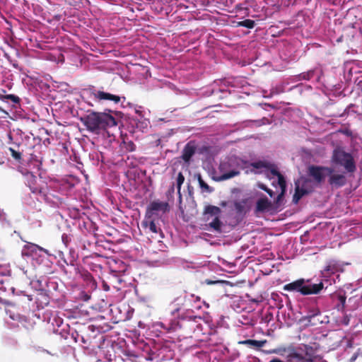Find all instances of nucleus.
Instances as JSON below:
<instances>
[{"label": "nucleus", "mask_w": 362, "mask_h": 362, "mask_svg": "<svg viewBox=\"0 0 362 362\" xmlns=\"http://www.w3.org/2000/svg\"><path fill=\"white\" fill-rule=\"evenodd\" d=\"M304 346V351H305V356L304 357H315V354L316 352V349H314L313 346L305 344Z\"/></svg>", "instance_id": "26"}, {"label": "nucleus", "mask_w": 362, "mask_h": 362, "mask_svg": "<svg viewBox=\"0 0 362 362\" xmlns=\"http://www.w3.org/2000/svg\"><path fill=\"white\" fill-rule=\"evenodd\" d=\"M355 84L362 90V73L354 79Z\"/></svg>", "instance_id": "35"}, {"label": "nucleus", "mask_w": 362, "mask_h": 362, "mask_svg": "<svg viewBox=\"0 0 362 362\" xmlns=\"http://www.w3.org/2000/svg\"><path fill=\"white\" fill-rule=\"evenodd\" d=\"M339 300L342 304V305L344 306L345 303H346V297L344 296L339 295Z\"/></svg>", "instance_id": "42"}, {"label": "nucleus", "mask_w": 362, "mask_h": 362, "mask_svg": "<svg viewBox=\"0 0 362 362\" xmlns=\"http://www.w3.org/2000/svg\"><path fill=\"white\" fill-rule=\"evenodd\" d=\"M0 100L2 101H6V100H11L13 103H20V98L12 94L8 95H1L0 94Z\"/></svg>", "instance_id": "25"}, {"label": "nucleus", "mask_w": 362, "mask_h": 362, "mask_svg": "<svg viewBox=\"0 0 362 362\" xmlns=\"http://www.w3.org/2000/svg\"><path fill=\"white\" fill-rule=\"evenodd\" d=\"M202 318L199 316H182L177 322V326L182 330L184 334L192 337V334H195L197 337L202 331Z\"/></svg>", "instance_id": "4"}, {"label": "nucleus", "mask_w": 362, "mask_h": 362, "mask_svg": "<svg viewBox=\"0 0 362 362\" xmlns=\"http://www.w3.org/2000/svg\"><path fill=\"white\" fill-rule=\"evenodd\" d=\"M277 178H278V184H279L281 189L283 192L286 191V180H285L284 175L281 174V175L277 177Z\"/></svg>", "instance_id": "34"}, {"label": "nucleus", "mask_w": 362, "mask_h": 362, "mask_svg": "<svg viewBox=\"0 0 362 362\" xmlns=\"http://www.w3.org/2000/svg\"><path fill=\"white\" fill-rule=\"evenodd\" d=\"M245 204H246V200H243L241 202H235L234 206H235V209L236 211L238 214H242L243 212H244L245 209Z\"/></svg>", "instance_id": "29"}, {"label": "nucleus", "mask_w": 362, "mask_h": 362, "mask_svg": "<svg viewBox=\"0 0 362 362\" xmlns=\"http://www.w3.org/2000/svg\"><path fill=\"white\" fill-rule=\"evenodd\" d=\"M240 26H243L247 28L252 29L255 25V22L251 19H246L238 23Z\"/></svg>", "instance_id": "31"}, {"label": "nucleus", "mask_w": 362, "mask_h": 362, "mask_svg": "<svg viewBox=\"0 0 362 362\" xmlns=\"http://www.w3.org/2000/svg\"><path fill=\"white\" fill-rule=\"evenodd\" d=\"M8 151L11 152V156L17 161H21L22 158L21 152L15 150L14 148L10 147L8 148Z\"/></svg>", "instance_id": "32"}, {"label": "nucleus", "mask_w": 362, "mask_h": 362, "mask_svg": "<svg viewBox=\"0 0 362 362\" xmlns=\"http://www.w3.org/2000/svg\"><path fill=\"white\" fill-rule=\"evenodd\" d=\"M350 318H351V316L349 315H345L342 320H341V323L345 326H347L349 325V322H350Z\"/></svg>", "instance_id": "37"}, {"label": "nucleus", "mask_w": 362, "mask_h": 362, "mask_svg": "<svg viewBox=\"0 0 362 362\" xmlns=\"http://www.w3.org/2000/svg\"><path fill=\"white\" fill-rule=\"evenodd\" d=\"M198 182L199 184L200 187L206 192H212L213 188L209 187L208 184H206L202 178V176L200 175H198Z\"/></svg>", "instance_id": "27"}, {"label": "nucleus", "mask_w": 362, "mask_h": 362, "mask_svg": "<svg viewBox=\"0 0 362 362\" xmlns=\"http://www.w3.org/2000/svg\"><path fill=\"white\" fill-rule=\"evenodd\" d=\"M236 158H227L221 161L218 170L221 175L218 177L216 181H224L240 175V171L236 170Z\"/></svg>", "instance_id": "5"}, {"label": "nucleus", "mask_w": 362, "mask_h": 362, "mask_svg": "<svg viewBox=\"0 0 362 362\" xmlns=\"http://www.w3.org/2000/svg\"><path fill=\"white\" fill-rule=\"evenodd\" d=\"M329 176L328 183L332 187H341L346 183V177L344 174H336L332 173V174H327Z\"/></svg>", "instance_id": "11"}, {"label": "nucleus", "mask_w": 362, "mask_h": 362, "mask_svg": "<svg viewBox=\"0 0 362 362\" xmlns=\"http://www.w3.org/2000/svg\"><path fill=\"white\" fill-rule=\"evenodd\" d=\"M303 355L297 352L296 349L293 348L288 351L286 356V362H303Z\"/></svg>", "instance_id": "17"}, {"label": "nucleus", "mask_w": 362, "mask_h": 362, "mask_svg": "<svg viewBox=\"0 0 362 362\" xmlns=\"http://www.w3.org/2000/svg\"><path fill=\"white\" fill-rule=\"evenodd\" d=\"M321 313L318 308L310 310L308 314L303 317V320L306 322L307 325L315 326L319 323H321L319 319H317V316L320 315Z\"/></svg>", "instance_id": "15"}, {"label": "nucleus", "mask_w": 362, "mask_h": 362, "mask_svg": "<svg viewBox=\"0 0 362 362\" xmlns=\"http://www.w3.org/2000/svg\"><path fill=\"white\" fill-rule=\"evenodd\" d=\"M331 161L336 165L343 167L346 173H354L356 170V164L353 155L341 148L334 149Z\"/></svg>", "instance_id": "3"}, {"label": "nucleus", "mask_w": 362, "mask_h": 362, "mask_svg": "<svg viewBox=\"0 0 362 362\" xmlns=\"http://www.w3.org/2000/svg\"><path fill=\"white\" fill-rule=\"evenodd\" d=\"M103 288H104V290L105 291H109L110 290V287L107 285V284H104L103 285Z\"/></svg>", "instance_id": "46"}, {"label": "nucleus", "mask_w": 362, "mask_h": 362, "mask_svg": "<svg viewBox=\"0 0 362 362\" xmlns=\"http://www.w3.org/2000/svg\"><path fill=\"white\" fill-rule=\"evenodd\" d=\"M36 177L33 174L28 175V185L32 193L40 195L42 197L43 194L45 192L47 187H41L36 184Z\"/></svg>", "instance_id": "12"}, {"label": "nucleus", "mask_w": 362, "mask_h": 362, "mask_svg": "<svg viewBox=\"0 0 362 362\" xmlns=\"http://www.w3.org/2000/svg\"><path fill=\"white\" fill-rule=\"evenodd\" d=\"M197 150V145L194 141H190L185 146L182 153V159L185 163H189L192 158V157L194 155Z\"/></svg>", "instance_id": "10"}, {"label": "nucleus", "mask_w": 362, "mask_h": 362, "mask_svg": "<svg viewBox=\"0 0 362 362\" xmlns=\"http://www.w3.org/2000/svg\"><path fill=\"white\" fill-rule=\"evenodd\" d=\"M81 276L85 281L91 283L93 286L96 285V282L94 280L92 274L88 271L83 272Z\"/></svg>", "instance_id": "30"}, {"label": "nucleus", "mask_w": 362, "mask_h": 362, "mask_svg": "<svg viewBox=\"0 0 362 362\" xmlns=\"http://www.w3.org/2000/svg\"><path fill=\"white\" fill-rule=\"evenodd\" d=\"M221 209L216 206L207 205L203 211V218L206 222L208 230L221 233H222L223 222L220 219Z\"/></svg>", "instance_id": "2"}, {"label": "nucleus", "mask_w": 362, "mask_h": 362, "mask_svg": "<svg viewBox=\"0 0 362 362\" xmlns=\"http://www.w3.org/2000/svg\"><path fill=\"white\" fill-rule=\"evenodd\" d=\"M315 357H304L303 362H314Z\"/></svg>", "instance_id": "41"}, {"label": "nucleus", "mask_w": 362, "mask_h": 362, "mask_svg": "<svg viewBox=\"0 0 362 362\" xmlns=\"http://www.w3.org/2000/svg\"><path fill=\"white\" fill-rule=\"evenodd\" d=\"M37 251H42L47 253V250L42 247L34 243H28L23 247L22 254L23 255H32L33 254H36Z\"/></svg>", "instance_id": "16"}, {"label": "nucleus", "mask_w": 362, "mask_h": 362, "mask_svg": "<svg viewBox=\"0 0 362 362\" xmlns=\"http://www.w3.org/2000/svg\"><path fill=\"white\" fill-rule=\"evenodd\" d=\"M168 204L167 202L154 201L152 202L147 208L146 216H152L153 211H161L165 212L168 210Z\"/></svg>", "instance_id": "14"}, {"label": "nucleus", "mask_w": 362, "mask_h": 362, "mask_svg": "<svg viewBox=\"0 0 362 362\" xmlns=\"http://www.w3.org/2000/svg\"><path fill=\"white\" fill-rule=\"evenodd\" d=\"M308 175L317 184L325 181L327 174H332L334 169L332 167L310 165L308 167Z\"/></svg>", "instance_id": "6"}, {"label": "nucleus", "mask_w": 362, "mask_h": 362, "mask_svg": "<svg viewBox=\"0 0 362 362\" xmlns=\"http://www.w3.org/2000/svg\"><path fill=\"white\" fill-rule=\"evenodd\" d=\"M310 183V181L308 179L305 180L301 185L300 187L299 185H296V189H295V194L293 197V202L294 204H298L300 199L306 194H308L311 193L313 190L312 187H309V184Z\"/></svg>", "instance_id": "8"}, {"label": "nucleus", "mask_w": 362, "mask_h": 362, "mask_svg": "<svg viewBox=\"0 0 362 362\" xmlns=\"http://www.w3.org/2000/svg\"><path fill=\"white\" fill-rule=\"evenodd\" d=\"M270 172L273 175L276 177H279V175H281V173L279 171H278L276 168L271 169Z\"/></svg>", "instance_id": "40"}, {"label": "nucleus", "mask_w": 362, "mask_h": 362, "mask_svg": "<svg viewBox=\"0 0 362 362\" xmlns=\"http://www.w3.org/2000/svg\"><path fill=\"white\" fill-rule=\"evenodd\" d=\"M80 121L86 129L94 134H100L117 126V120L111 115L105 112L88 110L87 114L80 118Z\"/></svg>", "instance_id": "1"}, {"label": "nucleus", "mask_w": 362, "mask_h": 362, "mask_svg": "<svg viewBox=\"0 0 362 362\" xmlns=\"http://www.w3.org/2000/svg\"><path fill=\"white\" fill-rule=\"evenodd\" d=\"M175 192V184L173 183L172 185L169 187L166 192V196L168 197H172L173 196V194Z\"/></svg>", "instance_id": "36"}, {"label": "nucleus", "mask_w": 362, "mask_h": 362, "mask_svg": "<svg viewBox=\"0 0 362 362\" xmlns=\"http://www.w3.org/2000/svg\"><path fill=\"white\" fill-rule=\"evenodd\" d=\"M272 206V203L269 200L264 197L257 200L256 204V211L263 212L268 210Z\"/></svg>", "instance_id": "20"}, {"label": "nucleus", "mask_w": 362, "mask_h": 362, "mask_svg": "<svg viewBox=\"0 0 362 362\" xmlns=\"http://www.w3.org/2000/svg\"><path fill=\"white\" fill-rule=\"evenodd\" d=\"M221 282H222L221 281H211V280H209V279H206V283L208 285H211V284H218V283H221Z\"/></svg>", "instance_id": "43"}, {"label": "nucleus", "mask_w": 362, "mask_h": 362, "mask_svg": "<svg viewBox=\"0 0 362 362\" xmlns=\"http://www.w3.org/2000/svg\"><path fill=\"white\" fill-rule=\"evenodd\" d=\"M185 181V176L183 175L182 172H179L176 178V187L177 189V194L179 195L180 199L182 197L181 194V187L182 185L184 183Z\"/></svg>", "instance_id": "24"}, {"label": "nucleus", "mask_w": 362, "mask_h": 362, "mask_svg": "<svg viewBox=\"0 0 362 362\" xmlns=\"http://www.w3.org/2000/svg\"><path fill=\"white\" fill-rule=\"evenodd\" d=\"M127 148L129 151H133L135 150V144L132 142V141H129L128 144H127Z\"/></svg>", "instance_id": "38"}, {"label": "nucleus", "mask_w": 362, "mask_h": 362, "mask_svg": "<svg viewBox=\"0 0 362 362\" xmlns=\"http://www.w3.org/2000/svg\"><path fill=\"white\" fill-rule=\"evenodd\" d=\"M266 343V340H255V339H246L243 341H240L238 344L246 345L250 348H261Z\"/></svg>", "instance_id": "21"}, {"label": "nucleus", "mask_w": 362, "mask_h": 362, "mask_svg": "<svg viewBox=\"0 0 362 362\" xmlns=\"http://www.w3.org/2000/svg\"><path fill=\"white\" fill-rule=\"evenodd\" d=\"M142 226L147 228L153 233H162L160 228H158L151 216H146L142 222Z\"/></svg>", "instance_id": "19"}, {"label": "nucleus", "mask_w": 362, "mask_h": 362, "mask_svg": "<svg viewBox=\"0 0 362 362\" xmlns=\"http://www.w3.org/2000/svg\"><path fill=\"white\" fill-rule=\"evenodd\" d=\"M91 95L98 101L110 100L112 101L115 104H117L121 100V98L119 95L95 89L91 91Z\"/></svg>", "instance_id": "9"}, {"label": "nucleus", "mask_w": 362, "mask_h": 362, "mask_svg": "<svg viewBox=\"0 0 362 362\" xmlns=\"http://www.w3.org/2000/svg\"><path fill=\"white\" fill-rule=\"evenodd\" d=\"M324 288L322 282L315 284H305V296L311 294H318Z\"/></svg>", "instance_id": "18"}, {"label": "nucleus", "mask_w": 362, "mask_h": 362, "mask_svg": "<svg viewBox=\"0 0 362 362\" xmlns=\"http://www.w3.org/2000/svg\"><path fill=\"white\" fill-rule=\"evenodd\" d=\"M2 306L5 307V310L6 314L9 315V317L13 320H17L18 316L15 315L14 314H12L11 313V310L9 309L10 307H13V305L12 303H8L5 301H3L1 299H0V309L2 308Z\"/></svg>", "instance_id": "23"}, {"label": "nucleus", "mask_w": 362, "mask_h": 362, "mask_svg": "<svg viewBox=\"0 0 362 362\" xmlns=\"http://www.w3.org/2000/svg\"><path fill=\"white\" fill-rule=\"evenodd\" d=\"M337 272V266L334 264L329 263L327 266L325 267V269L322 272V276L323 278H327L332 274H334Z\"/></svg>", "instance_id": "22"}, {"label": "nucleus", "mask_w": 362, "mask_h": 362, "mask_svg": "<svg viewBox=\"0 0 362 362\" xmlns=\"http://www.w3.org/2000/svg\"><path fill=\"white\" fill-rule=\"evenodd\" d=\"M81 341L85 345H87L86 348H88V346L90 344L89 338L86 339L84 336H81Z\"/></svg>", "instance_id": "39"}, {"label": "nucleus", "mask_w": 362, "mask_h": 362, "mask_svg": "<svg viewBox=\"0 0 362 362\" xmlns=\"http://www.w3.org/2000/svg\"><path fill=\"white\" fill-rule=\"evenodd\" d=\"M257 187L259 189H262L264 192H266L271 197H272L274 194V192L272 189L268 188L264 184H263L262 182H257Z\"/></svg>", "instance_id": "33"}, {"label": "nucleus", "mask_w": 362, "mask_h": 362, "mask_svg": "<svg viewBox=\"0 0 362 362\" xmlns=\"http://www.w3.org/2000/svg\"><path fill=\"white\" fill-rule=\"evenodd\" d=\"M0 111L6 113L1 107H0Z\"/></svg>", "instance_id": "47"}, {"label": "nucleus", "mask_w": 362, "mask_h": 362, "mask_svg": "<svg viewBox=\"0 0 362 362\" xmlns=\"http://www.w3.org/2000/svg\"><path fill=\"white\" fill-rule=\"evenodd\" d=\"M250 165L256 169H261V168H268L269 165L267 162L259 160V161L250 163Z\"/></svg>", "instance_id": "28"}, {"label": "nucleus", "mask_w": 362, "mask_h": 362, "mask_svg": "<svg viewBox=\"0 0 362 362\" xmlns=\"http://www.w3.org/2000/svg\"><path fill=\"white\" fill-rule=\"evenodd\" d=\"M286 191H282L281 192V193L277 196L276 197V202H279L282 197L284 196V194H285Z\"/></svg>", "instance_id": "45"}, {"label": "nucleus", "mask_w": 362, "mask_h": 362, "mask_svg": "<svg viewBox=\"0 0 362 362\" xmlns=\"http://www.w3.org/2000/svg\"><path fill=\"white\" fill-rule=\"evenodd\" d=\"M42 199L52 206H59L64 202L63 199L59 197L58 194H54L46 189L43 194Z\"/></svg>", "instance_id": "13"}, {"label": "nucleus", "mask_w": 362, "mask_h": 362, "mask_svg": "<svg viewBox=\"0 0 362 362\" xmlns=\"http://www.w3.org/2000/svg\"><path fill=\"white\" fill-rule=\"evenodd\" d=\"M313 75V72L304 74L303 76V79H309L310 78V76H312Z\"/></svg>", "instance_id": "44"}, {"label": "nucleus", "mask_w": 362, "mask_h": 362, "mask_svg": "<svg viewBox=\"0 0 362 362\" xmlns=\"http://www.w3.org/2000/svg\"><path fill=\"white\" fill-rule=\"evenodd\" d=\"M309 280L305 279H299L289 284H285L283 289L286 291L300 293L303 296H305V283Z\"/></svg>", "instance_id": "7"}]
</instances>
